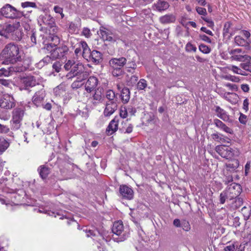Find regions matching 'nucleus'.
<instances>
[{
	"label": "nucleus",
	"instance_id": "nucleus-1",
	"mask_svg": "<svg viewBox=\"0 0 251 251\" xmlns=\"http://www.w3.org/2000/svg\"><path fill=\"white\" fill-rule=\"evenodd\" d=\"M0 58L4 64H12L13 65H23V53L20 50L18 45L11 42L7 44L2 50Z\"/></svg>",
	"mask_w": 251,
	"mask_h": 251
},
{
	"label": "nucleus",
	"instance_id": "nucleus-2",
	"mask_svg": "<svg viewBox=\"0 0 251 251\" xmlns=\"http://www.w3.org/2000/svg\"><path fill=\"white\" fill-rule=\"evenodd\" d=\"M19 21H15L13 24L6 25L3 30H0V35L8 38L11 36L13 40L19 41L22 38L23 33L18 29L20 27Z\"/></svg>",
	"mask_w": 251,
	"mask_h": 251
},
{
	"label": "nucleus",
	"instance_id": "nucleus-3",
	"mask_svg": "<svg viewBox=\"0 0 251 251\" xmlns=\"http://www.w3.org/2000/svg\"><path fill=\"white\" fill-rule=\"evenodd\" d=\"M44 49L47 50V53L50 54L54 60L64 58L69 51L68 47L64 44L57 47L54 44H47Z\"/></svg>",
	"mask_w": 251,
	"mask_h": 251
},
{
	"label": "nucleus",
	"instance_id": "nucleus-4",
	"mask_svg": "<svg viewBox=\"0 0 251 251\" xmlns=\"http://www.w3.org/2000/svg\"><path fill=\"white\" fill-rule=\"evenodd\" d=\"M88 75L83 65L79 63H75L71 70L66 75V77L68 79H72L76 77L79 80H85L88 77Z\"/></svg>",
	"mask_w": 251,
	"mask_h": 251
},
{
	"label": "nucleus",
	"instance_id": "nucleus-5",
	"mask_svg": "<svg viewBox=\"0 0 251 251\" xmlns=\"http://www.w3.org/2000/svg\"><path fill=\"white\" fill-rule=\"evenodd\" d=\"M0 10L2 14L5 18L13 19L25 18V14L23 12L17 10L9 4H6Z\"/></svg>",
	"mask_w": 251,
	"mask_h": 251
},
{
	"label": "nucleus",
	"instance_id": "nucleus-6",
	"mask_svg": "<svg viewBox=\"0 0 251 251\" xmlns=\"http://www.w3.org/2000/svg\"><path fill=\"white\" fill-rule=\"evenodd\" d=\"M215 150L221 157L226 159H231L239 154L237 149H232L223 145L217 146Z\"/></svg>",
	"mask_w": 251,
	"mask_h": 251
},
{
	"label": "nucleus",
	"instance_id": "nucleus-7",
	"mask_svg": "<svg viewBox=\"0 0 251 251\" xmlns=\"http://www.w3.org/2000/svg\"><path fill=\"white\" fill-rule=\"evenodd\" d=\"M25 114V110L22 108H16L12 112V126L15 129H18L21 125Z\"/></svg>",
	"mask_w": 251,
	"mask_h": 251
},
{
	"label": "nucleus",
	"instance_id": "nucleus-8",
	"mask_svg": "<svg viewBox=\"0 0 251 251\" xmlns=\"http://www.w3.org/2000/svg\"><path fill=\"white\" fill-rule=\"evenodd\" d=\"M28 65L25 66L18 64V65H12V66L8 67L7 69L2 68L0 69V76H8L13 73L24 72L28 68Z\"/></svg>",
	"mask_w": 251,
	"mask_h": 251
},
{
	"label": "nucleus",
	"instance_id": "nucleus-9",
	"mask_svg": "<svg viewBox=\"0 0 251 251\" xmlns=\"http://www.w3.org/2000/svg\"><path fill=\"white\" fill-rule=\"evenodd\" d=\"M229 53L231 55L230 58L232 60L245 62L251 60V57L247 54H244L241 49L231 50L229 51Z\"/></svg>",
	"mask_w": 251,
	"mask_h": 251
},
{
	"label": "nucleus",
	"instance_id": "nucleus-10",
	"mask_svg": "<svg viewBox=\"0 0 251 251\" xmlns=\"http://www.w3.org/2000/svg\"><path fill=\"white\" fill-rule=\"evenodd\" d=\"M225 191L229 200H232L239 196L242 192V188L240 184L233 183Z\"/></svg>",
	"mask_w": 251,
	"mask_h": 251
},
{
	"label": "nucleus",
	"instance_id": "nucleus-11",
	"mask_svg": "<svg viewBox=\"0 0 251 251\" xmlns=\"http://www.w3.org/2000/svg\"><path fill=\"white\" fill-rule=\"evenodd\" d=\"M15 100L13 97L9 94H4L0 100V106L6 109H10L15 107Z\"/></svg>",
	"mask_w": 251,
	"mask_h": 251
},
{
	"label": "nucleus",
	"instance_id": "nucleus-12",
	"mask_svg": "<svg viewBox=\"0 0 251 251\" xmlns=\"http://www.w3.org/2000/svg\"><path fill=\"white\" fill-rule=\"evenodd\" d=\"M119 193L123 199L131 200L134 197L132 189L126 185H121L119 187Z\"/></svg>",
	"mask_w": 251,
	"mask_h": 251
},
{
	"label": "nucleus",
	"instance_id": "nucleus-13",
	"mask_svg": "<svg viewBox=\"0 0 251 251\" xmlns=\"http://www.w3.org/2000/svg\"><path fill=\"white\" fill-rule=\"evenodd\" d=\"M84 58L88 62H92L95 64H99L102 61V53L96 50H90L88 53V57H85Z\"/></svg>",
	"mask_w": 251,
	"mask_h": 251
},
{
	"label": "nucleus",
	"instance_id": "nucleus-14",
	"mask_svg": "<svg viewBox=\"0 0 251 251\" xmlns=\"http://www.w3.org/2000/svg\"><path fill=\"white\" fill-rule=\"evenodd\" d=\"M46 96L45 91L42 89L36 92L32 98V103L36 107L43 105Z\"/></svg>",
	"mask_w": 251,
	"mask_h": 251
},
{
	"label": "nucleus",
	"instance_id": "nucleus-15",
	"mask_svg": "<svg viewBox=\"0 0 251 251\" xmlns=\"http://www.w3.org/2000/svg\"><path fill=\"white\" fill-rule=\"evenodd\" d=\"M127 59L125 57L112 58L108 62L110 68H122L126 64Z\"/></svg>",
	"mask_w": 251,
	"mask_h": 251
},
{
	"label": "nucleus",
	"instance_id": "nucleus-16",
	"mask_svg": "<svg viewBox=\"0 0 251 251\" xmlns=\"http://www.w3.org/2000/svg\"><path fill=\"white\" fill-rule=\"evenodd\" d=\"M100 34L104 41L114 42L117 40V37L113 35L111 31L107 28L102 27L100 30Z\"/></svg>",
	"mask_w": 251,
	"mask_h": 251
},
{
	"label": "nucleus",
	"instance_id": "nucleus-17",
	"mask_svg": "<svg viewBox=\"0 0 251 251\" xmlns=\"http://www.w3.org/2000/svg\"><path fill=\"white\" fill-rule=\"evenodd\" d=\"M98 82V79L96 77L93 76L89 77L85 85V90L90 93L96 90Z\"/></svg>",
	"mask_w": 251,
	"mask_h": 251
},
{
	"label": "nucleus",
	"instance_id": "nucleus-18",
	"mask_svg": "<svg viewBox=\"0 0 251 251\" xmlns=\"http://www.w3.org/2000/svg\"><path fill=\"white\" fill-rule=\"evenodd\" d=\"M94 90L95 93L92 96V103L94 105H97L103 101L104 97L102 93V88H98L97 89Z\"/></svg>",
	"mask_w": 251,
	"mask_h": 251
},
{
	"label": "nucleus",
	"instance_id": "nucleus-19",
	"mask_svg": "<svg viewBox=\"0 0 251 251\" xmlns=\"http://www.w3.org/2000/svg\"><path fill=\"white\" fill-rule=\"evenodd\" d=\"M215 107V111L218 117L225 122L232 123V120L230 119L229 116L225 110L221 108L219 106H216Z\"/></svg>",
	"mask_w": 251,
	"mask_h": 251
},
{
	"label": "nucleus",
	"instance_id": "nucleus-20",
	"mask_svg": "<svg viewBox=\"0 0 251 251\" xmlns=\"http://www.w3.org/2000/svg\"><path fill=\"white\" fill-rule=\"evenodd\" d=\"M119 117H115L110 122L108 126L106 132L108 135L112 134L116 132L118 127Z\"/></svg>",
	"mask_w": 251,
	"mask_h": 251
},
{
	"label": "nucleus",
	"instance_id": "nucleus-21",
	"mask_svg": "<svg viewBox=\"0 0 251 251\" xmlns=\"http://www.w3.org/2000/svg\"><path fill=\"white\" fill-rule=\"evenodd\" d=\"M117 108L116 102L111 101V102H107L103 112L104 116L106 117L110 116L115 112Z\"/></svg>",
	"mask_w": 251,
	"mask_h": 251
},
{
	"label": "nucleus",
	"instance_id": "nucleus-22",
	"mask_svg": "<svg viewBox=\"0 0 251 251\" xmlns=\"http://www.w3.org/2000/svg\"><path fill=\"white\" fill-rule=\"evenodd\" d=\"M39 23H42L43 24L47 25V28H49L53 25H55L54 19L51 17L50 15L45 14V15H41L39 17Z\"/></svg>",
	"mask_w": 251,
	"mask_h": 251
},
{
	"label": "nucleus",
	"instance_id": "nucleus-23",
	"mask_svg": "<svg viewBox=\"0 0 251 251\" xmlns=\"http://www.w3.org/2000/svg\"><path fill=\"white\" fill-rule=\"evenodd\" d=\"M213 122L217 127L221 129L225 132L230 134H233V130L230 127L226 126V124H225L222 121H221L219 119H215L213 121Z\"/></svg>",
	"mask_w": 251,
	"mask_h": 251
},
{
	"label": "nucleus",
	"instance_id": "nucleus-24",
	"mask_svg": "<svg viewBox=\"0 0 251 251\" xmlns=\"http://www.w3.org/2000/svg\"><path fill=\"white\" fill-rule=\"evenodd\" d=\"M22 83L24 84L25 89L28 87H33L36 85V81L34 76L28 75L23 77L22 79Z\"/></svg>",
	"mask_w": 251,
	"mask_h": 251
},
{
	"label": "nucleus",
	"instance_id": "nucleus-25",
	"mask_svg": "<svg viewBox=\"0 0 251 251\" xmlns=\"http://www.w3.org/2000/svg\"><path fill=\"white\" fill-rule=\"evenodd\" d=\"M40 176L43 179H45L50 173V169L45 165L40 166L38 168Z\"/></svg>",
	"mask_w": 251,
	"mask_h": 251
},
{
	"label": "nucleus",
	"instance_id": "nucleus-26",
	"mask_svg": "<svg viewBox=\"0 0 251 251\" xmlns=\"http://www.w3.org/2000/svg\"><path fill=\"white\" fill-rule=\"evenodd\" d=\"M124 230V226L121 221H117L114 223L112 231L117 235H120Z\"/></svg>",
	"mask_w": 251,
	"mask_h": 251
},
{
	"label": "nucleus",
	"instance_id": "nucleus-27",
	"mask_svg": "<svg viewBox=\"0 0 251 251\" xmlns=\"http://www.w3.org/2000/svg\"><path fill=\"white\" fill-rule=\"evenodd\" d=\"M176 20V16L173 14H167L161 16L159 18V21L163 24H167L174 23Z\"/></svg>",
	"mask_w": 251,
	"mask_h": 251
},
{
	"label": "nucleus",
	"instance_id": "nucleus-28",
	"mask_svg": "<svg viewBox=\"0 0 251 251\" xmlns=\"http://www.w3.org/2000/svg\"><path fill=\"white\" fill-rule=\"evenodd\" d=\"M169 4L168 2L163 0H158L156 3L154 4V6L158 11L165 10L169 8Z\"/></svg>",
	"mask_w": 251,
	"mask_h": 251
},
{
	"label": "nucleus",
	"instance_id": "nucleus-29",
	"mask_svg": "<svg viewBox=\"0 0 251 251\" xmlns=\"http://www.w3.org/2000/svg\"><path fill=\"white\" fill-rule=\"evenodd\" d=\"M231 25L232 23L230 22H227L225 24L223 28V35L224 37L227 36L229 38L233 34L231 29Z\"/></svg>",
	"mask_w": 251,
	"mask_h": 251
},
{
	"label": "nucleus",
	"instance_id": "nucleus-30",
	"mask_svg": "<svg viewBox=\"0 0 251 251\" xmlns=\"http://www.w3.org/2000/svg\"><path fill=\"white\" fill-rule=\"evenodd\" d=\"M130 91L128 88L126 87H124L122 89L121 97L122 101L124 103L128 102L130 99Z\"/></svg>",
	"mask_w": 251,
	"mask_h": 251
},
{
	"label": "nucleus",
	"instance_id": "nucleus-31",
	"mask_svg": "<svg viewBox=\"0 0 251 251\" xmlns=\"http://www.w3.org/2000/svg\"><path fill=\"white\" fill-rule=\"evenodd\" d=\"M54 60V58L52 57V55L50 54V55H47L41 60L37 64V65L38 67H42L49 64L51 63L52 61Z\"/></svg>",
	"mask_w": 251,
	"mask_h": 251
},
{
	"label": "nucleus",
	"instance_id": "nucleus-32",
	"mask_svg": "<svg viewBox=\"0 0 251 251\" xmlns=\"http://www.w3.org/2000/svg\"><path fill=\"white\" fill-rule=\"evenodd\" d=\"M234 41L236 45L239 46L249 47L248 42L240 36H236L234 38Z\"/></svg>",
	"mask_w": 251,
	"mask_h": 251
},
{
	"label": "nucleus",
	"instance_id": "nucleus-33",
	"mask_svg": "<svg viewBox=\"0 0 251 251\" xmlns=\"http://www.w3.org/2000/svg\"><path fill=\"white\" fill-rule=\"evenodd\" d=\"M79 47H81V50L82 49V56L83 58L85 57H88V53L91 50L88 47L86 42L84 41H81L80 43Z\"/></svg>",
	"mask_w": 251,
	"mask_h": 251
},
{
	"label": "nucleus",
	"instance_id": "nucleus-34",
	"mask_svg": "<svg viewBox=\"0 0 251 251\" xmlns=\"http://www.w3.org/2000/svg\"><path fill=\"white\" fill-rule=\"evenodd\" d=\"M235 201L232 203L231 207L233 209H237L241 206L243 204V200L240 197L235 198Z\"/></svg>",
	"mask_w": 251,
	"mask_h": 251
},
{
	"label": "nucleus",
	"instance_id": "nucleus-35",
	"mask_svg": "<svg viewBox=\"0 0 251 251\" xmlns=\"http://www.w3.org/2000/svg\"><path fill=\"white\" fill-rule=\"evenodd\" d=\"M126 59H127V61L126 64V68H131L132 70H135L137 68V65L135 57H133L131 59H130L128 58L127 56Z\"/></svg>",
	"mask_w": 251,
	"mask_h": 251
},
{
	"label": "nucleus",
	"instance_id": "nucleus-36",
	"mask_svg": "<svg viewBox=\"0 0 251 251\" xmlns=\"http://www.w3.org/2000/svg\"><path fill=\"white\" fill-rule=\"evenodd\" d=\"M9 143L3 138H0V152L2 153L9 147Z\"/></svg>",
	"mask_w": 251,
	"mask_h": 251
},
{
	"label": "nucleus",
	"instance_id": "nucleus-37",
	"mask_svg": "<svg viewBox=\"0 0 251 251\" xmlns=\"http://www.w3.org/2000/svg\"><path fill=\"white\" fill-rule=\"evenodd\" d=\"M226 167L233 170H236L239 166V161L237 159H232L226 164Z\"/></svg>",
	"mask_w": 251,
	"mask_h": 251
},
{
	"label": "nucleus",
	"instance_id": "nucleus-38",
	"mask_svg": "<svg viewBox=\"0 0 251 251\" xmlns=\"http://www.w3.org/2000/svg\"><path fill=\"white\" fill-rule=\"evenodd\" d=\"M65 91V87L64 84H60L53 89V92L56 96H59L62 95Z\"/></svg>",
	"mask_w": 251,
	"mask_h": 251
},
{
	"label": "nucleus",
	"instance_id": "nucleus-39",
	"mask_svg": "<svg viewBox=\"0 0 251 251\" xmlns=\"http://www.w3.org/2000/svg\"><path fill=\"white\" fill-rule=\"evenodd\" d=\"M106 98L109 100V102L113 101V102H116L115 99L116 94L115 92L112 90H108L105 94Z\"/></svg>",
	"mask_w": 251,
	"mask_h": 251
},
{
	"label": "nucleus",
	"instance_id": "nucleus-40",
	"mask_svg": "<svg viewBox=\"0 0 251 251\" xmlns=\"http://www.w3.org/2000/svg\"><path fill=\"white\" fill-rule=\"evenodd\" d=\"M112 69V74L114 76L118 77L123 75L124 72L122 68H111Z\"/></svg>",
	"mask_w": 251,
	"mask_h": 251
},
{
	"label": "nucleus",
	"instance_id": "nucleus-41",
	"mask_svg": "<svg viewBox=\"0 0 251 251\" xmlns=\"http://www.w3.org/2000/svg\"><path fill=\"white\" fill-rule=\"evenodd\" d=\"M250 211L251 210L249 208H247L246 206L243 207L241 209V212L245 220H248L249 219L251 215Z\"/></svg>",
	"mask_w": 251,
	"mask_h": 251
},
{
	"label": "nucleus",
	"instance_id": "nucleus-42",
	"mask_svg": "<svg viewBox=\"0 0 251 251\" xmlns=\"http://www.w3.org/2000/svg\"><path fill=\"white\" fill-rule=\"evenodd\" d=\"M147 86V81L145 79H141L137 83V88L140 90H144Z\"/></svg>",
	"mask_w": 251,
	"mask_h": 251
},
{
	"label": "nucleus",
	"instance_id": "nucleus-43",
	"mask_svg": "<svg viewBox=\"0 0 251 251\" xmlns=\"http://www.w3.org/2000/svg\"><path fill=\"white\" fill-rule=\"evenodd\" d=\"M246 63L240 64V67L245 71L251 73V61H246Z\"/></svg>",
	"mask_w": 251,
	"mask_h": 251
},
{
	"label": "nucleus",
	"instance_id": "nucleus-44",
	"mask_svg": "<svg viewBox=\"0 0 251 251\" xmlns=\"http://www.w3.org/2000/svg\"><path fill=\"white\" fill-rule=\"evenodd\" d=\"M83 80H79L78 78H76V80L72 83L71 87L73 89H77L82 86V84L80 83Z\"/></svg>",
	"mask_w": 251,
	"mask_h": 251
},
{
	"label": "nucleus",
	"instance_id": "nucleus-45",
	"mask_svg": "<svg viewBox=\"0 0 251 251\" xmlns=\"http://www.w3.org/2000/svg\"><path fill=\"white\" fill-rule=\"evenodd\" d=\"M75 64L74 60H68L64 65V68L66 71H71Z\"/></svg>",
	"mask_w": 251,
	"mask_h": 251
},
{
	"label": "nucleus",
	"instance_id": "nucleus-46",
	"mask_svg": "<svg viewBox=\"0 0 251 251\" xmlns=\"http://www.w3.org/2000/svg\"><path fill=\"white\" fill-rule=\"evenodd\" d=\"M48 28L49 29L50 34L51 35H57L59 29L58 27L55 25V24L53 25L52 26H50Z\"/></svg>",
	"mask_w": 251,
	"mask_h": 251
},
{
	"label": "nucleus",
	"instance_id": "nucleus-47",
	"mask_svg": "<svg viewBox=\"0 0 251 251\" xmlns=\"http://www.w3.org/2000/svg\"><path fill=\"white\" fill-rule=\"evenodd\" d=\"M138 79V77L137 75H133L127 80V84L128 85L133 86L136 84Z\"/></svg>",
	"mask_w": 251,
	"mask_h": 251
},
{
	"label": "nucleus",
	"instance_id": "nucleus-48",
	"mask_svg": "<svg viewBox=\"0 0 251 251\" xmlns=\"http://www.w3.org/2000/svg\"><path fill=\"white\" fill-rule=\"evenodd\" d=\"M199 50L201 51L204 53H208L210 52L211 49L207 46L204 44H201L199 46Z\"/></svg>",
	"mask_w": 251,
	"mask_h": 251
},
{
	"label": "nucleus",
	"instance_id": "nucleus-49",
	"mask_svg": "<svg viewBox=\"0 0 251 251\" xmlns=\"http://www.w3.org/2000/svg\"><path fill=\"white\" fill-rule=\"evenodd\" d=\"M226 200H229L225 191H224L220 195V202L221 204L225 203Z\"/></svg>",
	"mask_w": 251,
	"mask_h": 251
},
{
	"label": "nucleus",
	"instance_id": "nucleus-50",
	"mask_svg": "<svg viewBox=\"0 0 251 251\" xmlns=\"http://www.w3.org/2000/svg\"><path fill=\"white\" fill-rule=\"evenodd\" d=\"M211 137L214 141L225 142V139L220 136L218 133H215L211 134Z\"/></svg>",
	"mask_w": 251,
	"mask_h": 251
},
{
	"label": "nucleus",
	"instance_id": "nucleus-51",
	"mask_svg": "<svg viewBox=\"0 0 251 251\" xmlns=\"http://www.w3.org/2000/svg\"><path fill=\"white\" fill-rule=\"evenodd\" d=\"M181 226L182 227V229L186 231H188L191 229V226L189 223L185 220H184L182 222Z\"/></svg>",
	"mask_w": 251,
	"mask_h": 251
},
{
	"label": "nucleus",
	"instance_id": "nucleus-52",
	"mask_svg": "<svg viewBox=\"0 0 251 251\" xmlns=\"http://www.w3.org/2000/svg\"><path fill=\"white\" fill-rule=\"evenodd\" d=\"M185 49L187 52H195L197 50V48L191 43L189 42L186 44Z\"/></svg>",
	"mask_w": 251,
	"mask_h": 251
},
{
	"label": "nucleus",
	"instance_id": "nucleus-53",
	"mask_svg": "<svg viewBox=\"0 0 251 251\" xmlns=\"http://www.w3.org/2000/svg\"><path fill=\"white\" fill-rule=\"evenodd\" d=\"M10 131L8 126L0 124V134H6Z\"/></svg>",
	"mask_w": 251,
	"mask_h": 251
},
{
	"label": "nucleus",
	"instance_id": "nucleus-54",
	"mask_svg": "<svg viewBox=\"0 0 251 251\" xmlns=\"http://www.w3.org/2000/svg\"><path fill=\"white\" fill-rule=\"evenodd\" d=\"M61 66L62 64L59 61H56L53 64L52 68L55 72L58 73L61 69Z\"/></svg>",
	"mask_w": 251,
	"mask_h": 251
},
{
	"label": "nucleus",
	"instance_id": "nucleus-55",
	"mask_svg": "<svg viewBox=\"0 0 251 251\" xmlns=\"http://www.w3.org/2000/svg\"><path fill=\"white\" fill-rule=\"evenodd\" d=\"M21 5L23 8L27 7H35L36 6L35 3L29 1L22 2Z\"/></svg>",
	"mask_w": 251,
	"mask_h": 251
},
{
	"label": "nucleus",
	"instance_id": "nucleus-56",
	"mask_svg": "<svg viewBox=\"0 0 251 251\" xmlns=\"http://www.w3.org/2000/svg\"><path fill=\"white\" fill-rule=\"evenodd\" d=\"M236 250L235 246L234 244H230L225 247V251H235Z\"/></svg>",
	"mask_w": 251,
	"mask_h": 251
},
{
	"label": "nucleus",
	"instance_id": "nucleus-57",
	"mask_svg": "<svg viewBox=\"0 0 251 251\" xmlns=\"http://www.w3.org/2000/svg\"><path fill=\"white\" fill-rule=\"evenodd\" d=\"M82 34L87 38L89 37L91 35L90 30L87 27H84L83 29Z\"/></svg>",
	"mask_w": 251,
	"mask_h": 251
},
{
	"label": "nucleus",
	"instance_id": "nucleus-58",
	"mask_svg": "<svg viewBox=\"0 0 251 251\" xmlns=\"http://www.w3.org/2000/svg\"><path fill=\"white\" fill-rule=\"evenodd\" d=\"M196 11L200 15H205L206 14V9L204 8L198 7L196 8Z\"/></svg>",
	"mask_w": 251,
	"mask_h": 251
},
{
	"label": "nucleus",
	"instance_id": "nucleus-59",
	"mask_svg": "<svg viewBox=\"0 0 251 251\" xmlns=\"http://www.w3.org/2000/svg\"><path fill=\"white\" fill-rule=\"evenodd\" d=\"M54 10L56 13L60 14L62 18L64 17V15L63 13V9L62 8L58 6H55L54 7Z\"/></svg>",
	"mask_w": 251,
	"mask_h": 251
},
{
	"label": "nucleus",
	"instance_id": "nucleus-60",
	"mask_svg": "<svg viewBox=\"0 0 251 251\" xmlns=\"http://www.w3.org/2000/svg\"><path fill=\"white\" fill-rule=\"evenodd\" d=\"M126 111L131 116L134 115L136 112V109L130 105L126 108Z\"/></svg>",
	"mask_w": 251,
	"mask_h": 251
},
{
	"label": "nucleus",
	"instance_id": "nucleus-61",
	"mask_svg": "<svg viewBox=\"0 0 251 251\" xmlns=\"http://www.w3.org/2000/svg\"><path fill=\"white\" fill-rule=\"evenodd\" d=\"M228 69L229 70H231L233 71L234 73L238 74L240 70V69L238 67L234 65H231L230 66L228 67Z\"/></svg>",
	"mask_w": 251,
	"mask_h": 251
},
{
	"label": "nucleus",
	"instance_id": "nucleus-62",
	"mask_svg": "<svg viewBox=\"0 0 251 251\" xmlns=\"http://www.w3.org/2000/svg\"><path fill=\"white\" fill-rule=\"evenodd\" d=\"M202 19L207 23L208 26L211 28H212L214 26V22L211 19L207 18H202Z\"/></svg>",
	"mask_w": 251,
	"mask_h": 251
},
{
	"label": "nucleus",
	"instance_id": "nucleus-63",
	"mask_svg": "<svg viewBox=\"0 0 251 251\" xmlns=\"http://www.w3.org/2000/svg\"><path fill=\"white\" fill-rule=\"evenodd\" d=\"M239 121L241 124H245L247 122V116L241 113L239 118Z\"/></svg>",
	"mask_w": 251,
	"mask_h": 251
},
{
	"label": "nucleus",
	"instance_id": "nucleus-64",
	"mask_svg": "<svg viewBox=\"0 0 251 251\" xmlns=\"http://www.w3.org/2000/svg\"><path fill=\"white\" fill-rule=\"evenodd\" d=\"M200 38L201 39L207 43H210L211 42V39L205 34H200Z\"/></svg>",
	"mask_w": 251,
	"mask_h": 251
}]
</instances>
